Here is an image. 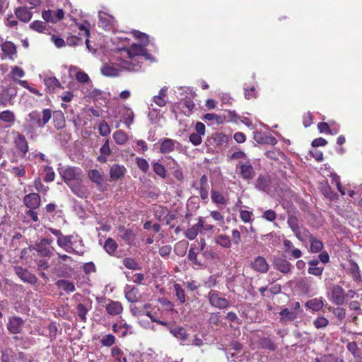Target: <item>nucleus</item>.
I'll return each instance as SVG.
<instances>
[{
  "label": "nucleus",
  "mask_w": 362,
  "mask_h": 362,
  "mask_svg": "<svg viewBox=\"0 0 362 362\" xmlns=\"http://www.w3.org/2000/svg\"><path fill=\"white\" fill-rule=\"evenodd\" d=\"M322 176L325 178L329 177L332 183L336 185L337 189L342 196L345 195L346 193L352 198L358 195V199L362 202V185L358 187L354 186L353 189L350 184L343 186L341 184L339 177L335 173L327 169H325L322 171Z\"/></svg>",
  "instance_id": "f257e3e1"
},
{
  "label": "nucleus",
  "mask_w": 362,
  "mask_h": 362,
  "mask_svg": "<svg viewBox=\"0 0 362 362\" xmlns=\"http://www.w3.org/2000/svg\"><path fill=\"white\" fill-rule=\"evenodd\" d=\"M52 115V111L50 109H44L40 113L37 110H33L28 115V122H29V129L35 127L43 128L50 120Z\"/></svg>",
  "instance_id": "f03ea898"
},
{
  "label": "nucleus",
  "mask_w": 362,
  "mask_h": 362,
  "mask_svg": "<svg viewBox=\"0 0 362 362\" xmlns=\"http://www.w3.org/2000/svg\"><path fill=\"white\" fill-rule=\"evenodd\" d=\"M11 74L13 75V80L16 81L17 83H18L20 86L26 88L30 93L35 94L37 96L41 97L42 95L41 92H40L36 88L31 87L27 81L16 78V77L22 78L25 76V71L22 68L17 66H13L11 69Z\"/></svg>",
  "instance_id": "7ed1b4c3"
},
{
  "label": "nucleus",
  "mask_w": 362,
  "mask_h": 362,
  "mask_svg": "<svg viewBox=\"0 0 362 362\" xmlns=\"http://www.w3.org/2000/svg\"><path fill=\"white\" fill-rule=\"evenodd\" d=\"M72 235H62L60 239H57L58 245L63 248L69 253H73L78 255H83L84 251L82 249L76 250L73 247V242L71 241Z\"/></svg>",
  "instance_id": "20e7f679"
},
{
  "label": "nucleus",
  "mask_w": 362,
  "mask_h": 362,
  "mask_svg": "<svg viewBox=\"0 0 362 362\" xmlns=\"http://www.w3.org/2000/svg\"><path fill=\"white\" fill-rule=\"evenodd\" d=\"M16 274L25 283L35 285L37 281V278L30 272L27 269L20 266L13 267Z\"/></svg>",
  "instance_id": "39448f33"
},
{
  "label": "nucleus",
  "mask_w": 362,
  "mask_h": 362,
  "mask_svg": "<svg viewBox=\"0 0 362 362\" xmlns=\"http://www.w3.org/2000/svg\"><path fill=\"white\" fill-rule=\"evenodd\" d=\"M2 59H8L13 61L17 54L16 46L11 41H5L1 44Z\"/></svg>",
  "instance_id": "423d86ee"
},
{
  "label": "nucleus",
  "mask_w": 362,
  "mask_h": 362,
  "mask_svg": "<svg viewBox=\"0 0 362 362\" xmlns=\"http://www.w3.org/2000/svg\"><path fill=\"white\" fill-rule=\"evenodd\" d=\"M209 300L212 306L219 309L226 308L229 306L228 300L225 298L220 297L215 291L209 292Z\"/></svg>",
  "instance_id": "0eeeda50"
},
{
  "label": "nucleus",
  "mask_w": 362,
  "mask_h": 362,
  "mask_svg": "<svg viewBox=\"0 0 362 362\" xmlns=\"http://www.w3.org/2000/svg\"><path fill=\"white\" fill-rule=\"evenodd\" d=\"M272 262L274 268L281 273L288 274L291 270V264L284 258L274 257Z\"/></svg>",
  "instance_id": "6e6552de"
},
{
  "label": "nucleus",
  "mask_w": 362,
  "mask_h": 362,
  "mask_svg": "<svg viewBox=\"0 0 362 362\" xmlns=\"http://www.w3.org/2000/svg\"><path fill=\"white\" fill-rule=\"evenodd\" d=\"M119 114L121 121L129 129L134 121V113L133 110L127 106H123L119 110Z\"/></svg>",
  "instance_id": "1a4fd4ad"
},
{
  "label": "nucleus",
  "mask_w": 362,
  "mask_h": 362,
  "mask_svg": "<svg viewBox=\"0 0 362 362\" xmlns=\"http://www.w3.org/2000/svg\"><path fill=\"white\" fill-rule=\"evenodd\" d=\"M42 16L47 22L56 23L64 16V12L62 9H57V11L47 10L42 13Z\"/></svg>",
  "instance_id": "9d476101"
},
{
  "label": "nucleus",
  "mask_w": 362,
  "mask_h": 362,
  "mask_svg": "<svg viewBox=\"0 0 362 362\" xmlns=\"http://www.w3.org/2000/svg\"><path fill=\"white\" fill-rule=\"evenodd\" d=\"M330 299L336 305H342L345 299L344 290L338 285L333 286Z\"/></svg>",
  "instance_id": "9b49d317"
},
{
  "label": "nucleus",
  "mask_w": 362,
  "mask_h": 362,
  "mask_svg": "<svg viewBox=\"0 0 362 362\" xmlns=\"http://www.w3.org/2000/svg\"><path fill=\"white\" fill-rule=\"evenodd\" d=\"M24 204L30 209H37L40 205V197L37 193H30L23 198Z\"/></svg>",
  "instance_id": "f8f14e48"
},
{
  "label": "nucleus",
  "mask_w": 362,
  "mask_h": 362,
  "mask_svg": "<svg viewBox=\"0 0 362 362\" xmlns=\"http://www.w3.org/2000/svg\"><path fill=\"white\" fill-rule=\"evenodd\" d=\"M252 268L259 273H267L269 269V265L266 259L262 257H256L251 264Z\"/></svg>",
  "instance_id": "ddd939ff"
},
{
  "label": "nucleus",
  "mask_w": 362,
  "mask_h": 362,
  "mask_svg": "<svg viewBox=\"0 0 362 362\" xmlns=\"http://www.w3.org/2000/svg\"><path fill=\"white\" fill-rule=\"evenodd\" d=\"M14 144L18 150L22 153V156H25L28 151V144L25 136L19 132H16Z\"/></svg>",
  "instance_id": "4468645a"
},
{
  "label": "nucleus",
  "mask_w": 362,
  "mask_h": 362,
  "mask_svg": "<svg viewBox=\"0 0 362 362\" xmlns=\"http://www.w3.org/2000/svg\"><path fill=\"white\" fill-rule=\"evenodd\" d=\"M23 320L20 317H13L10 318L7 325V328L12 334H18L22 330Z\"/></svg>",
  "instance_id": "2eb2a0df"
},
{
  "label": "nucleus",
  "mask_w": 362,
  "mask_h": 362,
  "mask_svg": "<svg viewBox=\"0 0 362 362\" xmlns=\"http://www.w3.org/2000/svg\"><path fill=\"white\" fill-rule=\"evenodd\" d=\"M202 217H199L198 218V223L195 225H193L192 227L188 228L186 231L185 232V235L187 238L189 240H194L199 233H202Z\"/></svg>",
  "instance_id": "dca6fc26"
},
{
  "label": "nucleus",
  "mask_w": 362,
  "mask_h": 362,
  "mask_svg": "<svg viewBox=\"0 0 362 362\" xmlns=\"http://www.w3.org/2000/svg\"><path fill=\"white\" fill-rule=\"evenodd\" d=\"M16 17L22 22L28 23L33 16L32 12L26 7H18L15 11Z\"/></svg>",
  "instance_id": "f3484780"
},
{
  "label": "nucleus",
  "mask_w": 362,
  "mask_h": 362,
  "mask_svg": "<svg viewBox=\"0 0 362 362\" xmlns=\"http://www.w3.org/2000/svg\"><path fill=\"white\" fill-rule=\"evenodd\" d=\"M107 313L110 315H119L122 310L123 307L118 301L110 300V303L105 306Z\"/></svg>",
  "instance_id": "a211bd4d"
},
{
  "label": "nucleus",
  "mask_w": 362,
  "mask_h": 362,
  "mask_svg": "<svg viewBox=\"0 0 362 362\" xmlns=\"http://www.w3.org/2000/svg\"><path fill=\"white\" fill-rule=\"evenodd\" d=\"M239 167L240 175L243 179L250 180L254 177L255 172L253 168L248 162L240 165Z\"/></svg>",
  "instance_id": "6ab92c4d"
},
{
  "label": "nucleus",
  "mask_w": 362,
  "mask_h": 362,
  "mask_svg": "<svg viewBox=\"0 0 362 362\" xmlns=\"http://www.w3.org/2000/svg\"><path fill=\"white\" fill-rule=\"evenodd\" d=\"M119 237L128 244H132L135 238V234L131 229H126L124 226L118 228Z\"/></svg>",
  "instance_id": "aec40b11"
},
{
  "label": "nucleus",
  "mask_w": 362,
  "mask_h": 362,
  "mask_svg": "<svg viewBox=\"0 0 362 362\" xmlns=\"http://www.w3.org/2000/svg\"><path fill=\"white\" fill-rule=\"evenodd\" d=\"M170 332L182 342L185 341L189 337V334L183 327H170Z\"/></svg>",
  "instance_id": "412c9836"
},
{
  "label": "nucleus",
  "mask_w": 362,
  "mask_h": 362,
  "mask_svg": "<svg viewBox=\"0 0 362 362\" xmlns=\"http://www.w3.org/2000/svg\"><path fill=\"white\" fill-rule=\"evenodd\" d=\"M145 47L142 45L134 43L129 48L126 49L129 58L133 60L135 57L141 56Z\"/></svg>",
  "instance_id": "4be33fe9"
},
{
  "label": "nucleus",
  "mask_w": 362,
  "mask_h": 362,
  "mask_svg": "<svg viewBox=\"0 0 362 362\" xmlns=\"http://www.w3.org/2000/svg\"><path fill=\"white\" fill-rule=\"evenodd\" d=\"M126 172V169L124 166L119 165H113L110 170V177L113 180H117L122 178Z\"/></svg>",
  "instance_id": "5701e85b"
},
{
  "label": "nucleus",
  "mask_w": 362,
  "mask_h": 362,
  "mask_svg": "<svg viewBox=\"0 0 362 362\" xmlns=\"http://www.w3.org/2000/svg\"><path fill=\"white\" fill-rule=\"evenodd\" d=\"M54 126L57 129H63L65 127V117L64 113L61 110L53 112Z\"/></svg>",
  "instance_id": "b1692460"
},
{
  "label": "nucleus",
  "mask_w": 362,
  "mask_h": 362,
  "mask_svg": "<svg viewBox=\"0 0 362 362\" xmlns=\"http://www.w3.org/2000/svg\"><path fill=\"white\" fill-rule=\"evenodd\" d=\"M271 181L266 175H259L256 182V187L259 190L267 192L270 189Z\"/></svg>",
  "instance_id": "393cba45"
},
{
  "label": "nucleus",
  "mask_w": 362,
  "mask_h": 362,
  "mask_svg": "<svg viewBox=\"0 0 362 362\" xmlns=\"http://www.w3.org/2000/svg\"><path fill=\"white\" fill-rule=\"evenodd\" d=\"M91 305L78 303L76 306V314L82 322H86L87 320L86 314L90 310Z\"/></svg>",
  "instance_id": "a878e982"
},
{
  "label": "nucleus",
  "mask_w": 362,
  "mask_h": 362,
  "mask_svg": "<svg viewBox=\"0 0 362 362\" xmlns=\"http://www.w3.org/2000/svg\"><path fill=\"white\" fill-rule=\"evenodd\" d=\"M120 72V69L113 66L105 64L101 68V73L103 75L108 77L118 76Z\"/></svg>",
  "instance_id": "bb28decb"
},
{
  "label": "nucleus",
  "mask_w": 362,
  "mask_h": 362,
  "mask_svg": "<svg viewBox=\"0 0 362 362\" xmlns=\"http://www.w3.org/2000/svg\"><path fill=\"white\" fill-rule=\"evenodd\" d=\"M279 315L281 316L280 321L282 322H291L297 317L296 313L293 311H291L288 308L283 309L279 313Z\"/></svg>",
  "instance_id": "cd10ccee"
},
{
  "label": "nucleus",
  "mask_w": 362,
  "mask_h": 362,
  "mask_svg": "<svg viewBox=\"0 0 362 362\" xmlns=\"http://www.w3.org/2000/svg\"><path fill=\"white\" fill-rule=\"evenodd\" d=\"M56 285L68 293H72L76 290L73 282L66 279H59L56 282Z\"/></svg>",
  "instance_id": "c85d7f7f"
},
{
  "label": "nucleus",
  "mask_w": 362,
  "mask_h": 362,
  "mask_svg": "<svg viewBox=\"0 0 362 362\" xmlns=\"http://www.w3.org/2000/svg\"><path fill=\"white\" fill-rule=\"evenodd\" d=\"M284 245L286 248V252L291 254L294 258L297 259L301 257V251L298 249L293 248L291 241L288 240H284Z\"/></svg>",
  "instance_id": "c756f323"
},
{
  "label": "nucleus",
  "mask_w": 362,
  "mask_h": 362,
  "mask_svg": "<svg viewBox=\"0 0 362 362\" xmlns=\"http://www.w3.org/2000/svg\"><path fill=\"white\" fill-rule=\"evenodd\" d=\"M44 83L49 92H54L57 88H61V83L55 77H48L45 78Z\"/></svg>",
  "instance_id": "7c9ffc66"
},
{
  "label": "nucleus",
  "mask_w": 362,
  "mask_h": 362,
  "mask_svg": "<svg viewBox=\"0 0 362 362\" xmlns=\"http://www.w3.org/2000/svg\"><path fill=\"white\" fill-rule=\"evenodd\" d=\"M175 148V141L171 139H165L160 146V151L163 153L172 152Z\"/></svg>",
  "instance_id": "2f4dec72"
},
{
  "label": "nucleus",
  "mask_w": 362,
  "mask_h": 362,
  "mask_svg": "<svg viewBox=\"0 0 362 362\" xmlns=\"http://www.w3.org/2000/svg\"><path fill=\"white\" fill-rule=\"evenodd\" d=\"M0 120L6 123L13 124L16 120L15 114L11 110L2 111L0 112Z\"/></svg>",
  "instance_id": "473e14b6"
},
{
  "label": "nucleus",
  "mask_w": 362,
  "mask_h": 362,
  "mask_svg": "<svg viewBox=\"0 0 362 362\" xmlns=\"http://www.w3.org/2000/svg\"><path fill=\"white\" fill-rule=\"evenodd\" d=\"M30 28L38 33H45L48 29L45 23L40 21H35L30 24Z\"/></svg>",
  "instance_id": "72a5a7b5"
},
{
  "label": "nucleus",
  "mask_w": 362,
  "mask_h": 362,
  "mask_svg": "<svg viewBox=\"0 0 362 362\" xmlns=\"http://www.w3.org/2000/svg\"><path fill=\"white\" fill-rule=\"evenodd\" d=\"M113 139L118 145H123L127 141V135L122 130H117L113 134Z\"/></svg>",
  "instance_id": "f704fd0d"
},
{
  "label": "nucleus",
  "mask_w": 362,
  "mask_h": 362,
  "mask_svg": "<svg viewBox=\"0 0 362 362\" xmlns=\"http://www.w3.org/2000/svg\"><path fill=\"white\" fill-rule=\"evenodd\" d=\"M216 243L218 245L226 247L229 248L231 246V240L229 238V236L226 235H220L216 238L215 240Z\"/></svg>",
  "instance_id": "c9c22d12"
},
{
  "label": "nucleus",
  "mask_w": 362,
  "mask_h": 362,
  "mask_svg": "<svg viewBox=\"0 0 362 362\" xmlns=\"http://www.w3.org/2000/svg\"><path fill=\"white\" fill-rule=\"evenodd\" d=\"M117 248V243L112 238H107L104 245V249L110 255L113 254Z\"/></svg>",
  "instance_id": "e433bc0d"
},
{
  "label": "nucleus",
  "mask_w": 362,
  "mask_h": 362,
  "mask_svg": "<svg viewBox=\"0 0 362 362\" xmlns=\"http://www.w3.org/2000/svg\"><path fill=\"white\" fill-rule=\"evenodd\" d=\"M259 344L262 348L274 351L276 348L272 340L269 337H262L259 339Z\"/></svg>",
  "instance_id": "4c0bfd02"
},
{
  "label": "nucleus",
  "mask_w": 362,
  "mask_h": 362,
  "mask_svg": "<svg viewBox=\"0 0 362 362\" xmlns=\"http://www.w3.org/2000/svg\"><path fill=\"white\" fill-rule=\"evenodd\" d=\"M123 264L125 267L129 269L133 270H139L141 269V267L139 264L132 258L131 257H126L123 259Z\"/></svg>",
  "instance_id": "58836bf2"
},
{
  "label": "nucleus",
  "mask_w": 362,
  "mask_h": 362,
  "mask_svg": "<svg viewBox=\"0 0 362 362\" xmlns=\"http://www.w3.org/2000/svg\"><path fill=\"white\" fill-rule=\"evenodd\" d=\"M88 177L93 182L100 185L103 180L101 173L97 170H90L88 172Z\"/></svg>",
  "instance_id": "ea45409f"
},
{
  "label": "nucleus",
  "mask_w": 362,
  "mask_h": 362,
  "mask_svg": "<svg viewBox=\"0 0 362 362\" xmlns=\"http://www.w3.org/2000/svg\"><path fill=\"white\" fill-rule=\"evenodd\" d=\"M133 34L134 37L141 42L142 45L146 46L148 44V36L146 33H141L139 30H134Z\"/></svg>",
  "instance_id": "a19ab883"
},
{
  "label": "nucleus",
  "mask_w": 362,
  "mask_h": 362,
  "mask_svg": "<svg viewBox=\"0 0 362 362\" xmlns=\"http://www.w3.org/2000/svg\"><path fill=\"white\" fill-rule=\"evenodd\" d=\"M119 67L122 69L133 71L137 70L138 68H140V66L134 64L132 62L122 61L121 64H119Z\"/></svg>",
  "instance_id": "79ce46f5"
},
{
  "label": "nucleus",
  "mask_w": 362,
  "mask_h": 362,
  "mask_svg": "<svg viewBox=\"0 0 362 362\" xmlns=\"http://www.w3.org/2000/svg\"><path fill=\"white\" fill-rule=\"evenodd\" d=\"M35 250L42 257H49L52 254L51 250L48 247H46L45 245H41L39 243L35 245Z\"/></svg>",
  "instance_id": "37998d69"
},
{
  "label": "nucleus",
  "mask_w": 362,
  "mask_h": 362,
  "mask_svg": "<svg viewBox=\"0 0 362 362\" xmlns=\"http://www.w3.org/2000/svg\"><path fill=\"white\" fill-rule=\"evenodd\" d=\"M99 133L103 136H106L110 134V128L107 122L103 120L98 127Z\"/></svg>",
  "instance_id": "c03bdc74"
},
{
  "label": "nucleus",
  "mask_w": 362,
  "mask_h": 362,
  "mask_svg": "<svg viewBox=\"0 0 362 362\" xmlns=\"http://www.w3.org/2000/svg\"><path fill=\"white\" fill-rule=\"evenodd\" d=\"M76 176V170L72 168H68L64 171L62 175L64 181L66 183L71 182Z\"/></svg>",
  "instance_id": "a18cd8bd"
},
{
  "label": "nucleus",
  "mask_w": 362,
  "mask_h": 362,
  "mask_svg": "<svg viewBox=\"0 0 362 362\" xmlns=\"http://www.w3.org/2000/svg\"><path fill=\"white\" fill-rule=\"evenodd\" d=\"M125 298L130 303H134L139 300L137 296V290L135 288H132L129 291L126 292Z\"/></svg>",
  "instance_id": "49530a36"
},
{
  "label": "nucleus",
  "mask_w": 362,
  "mask_h": 362,
  "mask_svg": "<svg viewBox=\"0 0 362 362\" xmlns=\"http://www.w3.org/2000/svg\"><path fill=\"white\" fill-rule=\"evenodd\" d=\"M211 199L216 204H226V199L224 197L216 190H211Z\"/></svg>",
  "instance_id": "de8ad7c7"
},
{
  "label": "nucleus",
  "mask_w": 362,
  "mask_h": 362,
  "mask_svg": "<svg viewBox=\"0 0 362 362\" xmlns=\"http://www.w3.org/2000/svg\"><path fill=\"white\" fill-rule=\"evenodd\" d=\"M350 272L353 279L355 281H359L361 279L360 269L358 264L355 262H352L350 268Z\"/></svg>",
  "instance_id": "09e8293b"
},
{
  "label": "nucleus",
  "mask_w": 362,
  "mask_h": 362,
  "mask_svg": "<svg viewBox=\"0 0 362 362\" xmlns=\"http://www.w3.org/2000/svg\"><path fill=\"white\" fill-rule=\"evenodd\" d=\"M174 287L176 293V296L181 303H184L186 301L185 291L182 289L180 284H175Z\"/></svg>",
  "instance_id": "8fccbe9b"
},
{
  "label": "nucleus",
  "mask_w": 362,
  "mask_h": 362,
  "mask_svg": "<svg viewBox=\"0 0 362 362\" xmlns=\"http://www.w3.org/2000/svg\"><path fill=\"white\" fill-rule=\"evenodd\" d=\"M115 342V337L112 334H107L101 339L103 346L110 347Z\"/></svg>",
  "instance_id": "3c124183"
},
{
  "label": "nucleus",
  "mask_w": 362,
  "mask_h": 362,
  "mask_svg": "<svg viewBox=\"0 0 362 362\" xmlns=\"http://www.w3.org/2000/svg\"><path fill=\"white\" fill-rule=\"evenodd\" d=\"M135 151L140 153H144L148 150V146L145 141L144 140H138L136 142V146H134Z\"/></svg>",
  "instance_id": "603ef678"
},
{
  "label": "nucleus",
  "mask_w": 362,
  "mask_h": 362,
  "mask_svg": "<svg viewBox=\"0 0 362 362\" xmlns=\"http://www.w3.org/2000/svg\"><path fill=\"white\" fill-rule=\"evenodd\" d=\"M76 79L81 83H85L90 81L88 75L82 71H78V72H76Z\"/></svg>",
  "instance_id": "864d4df0"
},
{
  "label": "nucleus",
  "mask_w": 362,
  "mask_h": 362,
  "mask_svg": "<svg viewBox=\"0 0 362 362\" xmlns=\"http://www.w3.org/2000/svg\"><path fill=\"white\" fill-rule=\"evenodd\" d=\"M293 231L296 232L298 228V219L295 216H289L287 221Z\"/></svg>",
  "instance_id": "5fc2aeb1"
},
{
  "label": "nucleus",
  "mask_w": 362,
  "mask_h": 362,
  "mask_svg": "<svg viewBox=\"0 0 362 362\" xmlns=\"http://www.w3.org/2000/svg\"><path fill=\"white\" fill-rule=\"evenodd\" d=\"M253 215L252 211L246 210H240V217L245 223H250L252 221V216Z\"/></svg>",
  "instance_id": "6e6d98bb"
},
{
  "label": "nucleus",
  "mask_w": 362,
  "mask_h": 362,
  "mask_svg": "<svg viewBox=\"0 0 362 362\" xmlns=\"http://www.w3.org/2000/svg\"><path fill=\"white\" fill-rule=\"evenodd\" d=\"M321 190L322 194L329 199H334L337 197V195L331 190L329 186H322Z\"/></svg>",
  "instance_id": "4d7b16f0"
},
{
  "label": "nucleus",
  "mask_w": 362,
  "mask_h": 362,
  "mask_svg": "<svg viewBox=\"0 0 362 362\" xmlns=\"http://www.w3.org/2000/svg\"><path fill=\"white\" fill-rule=\"evenodd\" d=\"M221 322V315L219 313H214L210 315L209 322L211 325H218Z\"/></svg>",
  "instance_id": "13d9d810"
},
{
  "label": "nucleus",
  "mask_w": 362,
  "mask_h": 362,
  "mask_svg": "<svg viewBox=\"0 0 362 362\" xmlns=\"http://www.w3.org/2000/svg\"><path fill=\"white\" fill-rule=\"evenodd\" d=\"M348 350L354 355V358H356L360 355L359 349L356 342L352 341L347 344Z\"/></svg>",
  "instance_id": "bf43d9fd"
},
{
  "label": "nucleus",
  "mask_w": 362,
  "mask_h": 362,
  "mask_svg": "<svg viewBox=\"0 0 362 362\" xmlns=\"http://www.w3.org/2000/svg\"><path fill=\"white\" fill-rule=\"evenodd\" d=\"M197 253L194 251L193 247H191L189 250L188 258L190 261H192L194 264L198 266H202V263L198 261Z\"/></svg>",
  "instance_id": "052dcab7"
},
{
  "label": "nucleus",
  "mask_w": 362,
  "mask_h": 362,
  "mask_svg": "<svg viewBox=\"0 0 362 362\" xmlns=\"http://www.w3.org/2000/svg\"><path fill=\"white\" fill-rule=\"evenodd\" d=\"M245 97L246 99L250 100L257 98V91L254 86L250 88H245Z\"/></svg>",
  "instance_id": "680f3d73"
},
{
  "label": "nucleus",
  "mask_w": 362,
  "mask_h": 362,
  "mask_svg": "<svg viewBox=\"0 0 362 362\" xmlns=\"http://www.w3.org/2000/svg\"><path fill=\"white\" fill-rule=\"evenodd\" d=\"M214 140L216 144L221 145L227 141V136L223 133H216L214 135Z\"/></svg>",
  "instance_id": "e2e57ef3"
},
{
  "label": "nucleus",
  "mask_w": 362,
  "mask_h": 362,
  "mask_svg": "<svg viewBox=\"0 0 362 362\" xmlns=\"http://www.w3.org/2000/svg\"><path fill=\"white\" fill-rule=\"evenodd\" d=\"M202 135L198 133H192L189 135V141L195 146L199 145L202 141Z\"/></svg>",
  "instance_id": "0e129e2a"
},
{
  "label": "nucleus",
  "mask_w": 362,
  "mask_h": 362,
  "mask_svg": "<svg viewBox=\"0 0 362 362\" xmlns=\"http://www.w3.org/2000/svg\"><path fill=\"white\" fill-rule=\"evenodd\" d=\"M262 217L269 221H273L276 218V214L274 211L269 209L264 211Z\"/></svg>",
  "instance_id": "69168bd1"
},
{
  "label": "nucleus",
  "mask_w": 362,
  "mask_h": 362,
  "mask_svg": "<svg viewBox=\"0 0 362 362\" xmlns=\"http://www.w3.org/2000/svg\"><path fill=\"white\" fill-rule=\"evenodd\" d=\"M153 170L157 175H160V177H164L165 175V170L164 167L158 163H155L153 164Z\"/></svg>",
  "instance_id": "338daca9"
},
{
  "label": "nucleus",
  "mask_w": 362,
  "mask_h": 362,
  "mask_svg": "<svg viewBox=\"0 0 362 362\" xmlns=\"http://www.w3.org/2000/svg\"><path fill=\"white\" fill-rule=\"evenodd\" d=\"M171 250H172L171 246L170 245H166L162 246L159 249L158 252H159L160 256L165 257L169 256V255L171 252Z\"/></svg>",
  "instance_id": "774afa93"
}]
</instances>
